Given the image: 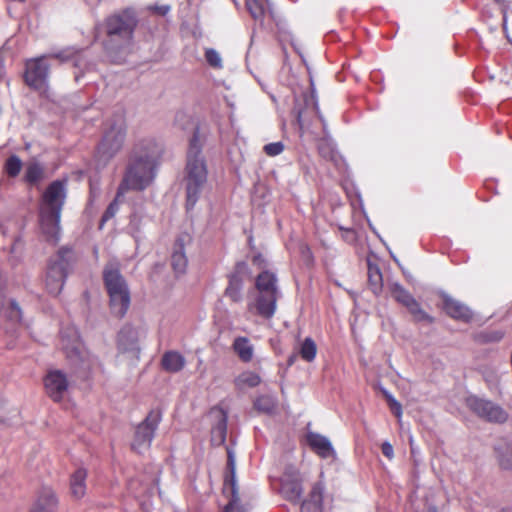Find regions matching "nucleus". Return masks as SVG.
<instances>
[{"label":"nucleus","mask_w":512,"mask_h":512,"mask_svg":"<svg viewBox=\"0 0 512 512\" xmlns=\"http://www.w3.org/2000/svg\"><path fill=\"white\" fill-rule=\"evenodd\" d=\"M409 444H410V447H413V445H414V439H413L412 435H410V437H409Z\"/></svg>","instance_id":"49"},{"label":"nucleus","mask_w":512,"mask_h":512,"mask_svg":"<svg viewBox=\"0 0 512 512\" xmlns=\"http://www.w3.org/2000/svg\"><path fill=\"white\" fill-rule=\"evenodd\" d=\"M383 395L386 396L389 392L387 390H383Z\"/></svg>","instance_id":"51"},{"label":"nucleus","mask_w":512,"mask_h":512,"mask_svg":"<svg viewBox=\"0 0 512 512\" xmlns=\"http://www.w3.org/2000/svg\"><path fill=\"white\" fill-rule=\"evenodd\" d=\"M137 25L136 13L133 9H125L106 19L105 49L115 61H120L127 54Z\"/></svg>","instance_id":"2"},{"label":"nucleus","mask_w":512,"mask_h":512,"mask_svg":"<svg viewBox=\"0 0 512 512\" xmlns=\"http://www.w3.org/2000/svg\"><path fill=\"white\" fill-rule=\"evenodd\" d=\"M279 296L280 290L275 273L262 270L256 276L254 289L248 295V313L263 319H271L275 315Z\"/></svg>","instance_id":"3"},{"label":"nucleus","mask_w":512,"mask_h":512,"mask_svg":"<svg viewBox=\"0 0 512 512\" xmlns=\"http://www.w3.org/2000/svg\"><path fill=\"white\" fill-rule=\"evenodd\" d=\"M260 382V376L253 371L242 372L234 380V384L238 389L253 388L258 386Z\"/></svg>","instance_id":"28"},{"label":"nucleus","mask_w":512,"mask_h":512,"mask_svg":"<svg viewBox=\"0 0 512 512\" xmlns=\"http://www.w3.org/2000/svg\"><path fill=\"white\" fill-rule=\"evenodd\" d=\"M67 197L66 181L50 183L42 194L39 205L40 229L46 240L56 244L61 235V213Z\"/></svg>","instance_id":"1"},{"label":"nucleus","mask_w":512,"mask_h":512,"mask_svg":"<svg viewBox=\"0 0 512 512\" xmlns=\"http://www.w3.org/2000/svg\"><path fill=\"white\" fill-rule=\"evenodd\" d=\"M87 472L84 469H77L70 479V492L76 498H82L86 493Z\"/></svg>","instance_id":"26"},{"label":"nucleus","mask_w":512,"mask_h":512,"mask_svg":"<svg viewBox=\"0 0 512 512\" xmlns=\"http://www.w3.org/2000/svg\"><path fill=\"white\" fill-rule=\"evenodd\" d=\"M281 492L291 502L300 500L302 494L299 471L294 467H287L281 478Z\"/></svg>","instance_id":"14"},{"label":"nucleus","mask_w":512,"mask_h":512,"mask_svg":"<svg viewBox=\"0 0 512 512\" xmlns=\"http://www.w3.org/2000/svg\"><path fill=\"white\" fill-rule=\"evenodd\" d=\"M68 385L66 375L60 370L50 371L44 379L46 392L54 401H60L65 397Z\"/></svg>","instance_id":"15"},{"label":"nucleus","mask_w":512,"mask_h":512,"mask_svg":"<svg viewBox=\"0 0 512 512\" xmlns=\"http://www.w3.org/2000/svg\"><path fill=\"white\" fill-rule=\"evenodd\" d=\"M347 234H351L352 232L350 230H345Z\"/></svg>","instance_id":"52"},{"label":"nucleus","mask_w":512,"mask_h":512,"mask_svg":"<svg viewBox=\"0 0 512 512\" xmlns=\"http://www.w3.org/2000/svg\"><path fill=\"white\" fill-rule=\"evenodd\" d=\"M248 273V266L245 262L237 263L235 271L229 276V284L225 290V295L235 303L243 299V276Z\"/></svg>","instance_id":"16"},{"label":"nucleus","mask_w":512,"mask_h":512,"mask_svg":"<svg viewBox=\"0 0 512 512\" xmlns=\"http://www.w3.org/2000/svg\"><path fill=\"white\" fill-rule=\"evenodd\" d=\"M381 450H382L383 455L385 457H387L388 459L391 460L394 457L393 446L388 441L383 442V444L381 446Z\"/></svg>","instance_id":"43"},{"label":"nucleus","mask_w":512,"mask_h":512,"mask_svg":"<svg viewBox=\"0 0 512 512\" xmlns=\"http://www.w3.org/2000/svg\"><path fill=\"white\" fill-rule=\"evenodd\" d=\"M125 137V118L122 114H117L106 124L102 141L100 142L96 153L97 162L102 166L107 165V163L121 150Z\"/></svg>","instance_id":"5"},{"label":"nucleus","mask_w":512,"mask_h":512,"mask_svg":"<svg viewBox=\"0 0 512 512\" xmlns=\"http://www.w3.org/2000/svg\"><path fill=\"white\" fill-rule=\"evenodd\" d=\"M317 353V346L313 339L306 338L300 347V355L307 362H312Z\"/></svg>","instance_id":"32"},{"label":"nucleus","mask_w":512,"mask_h":512,"mask_svg":"<svg viewBox=\"0 0 512 512\" xmlns=\"http://www.w3.org/2000/svg\"><path fill=\"white\" fill-rule=\"evenodd\" d=\"M48 71L46 57L30 60L26 64L25 82L36 90H42L46 87Z\"/></svg>","instance_id":"12"},{"label":"nucleus","mask_w":512,"mask_h":512,"mask_svg":"<svg viewBox=\"0 0 512 512\" xmlns=\"http://www.w3.org/2000/svg\"><path fill=\"white\" fill-rule=\"evenodd\" d=\"M163 152L162 143L154 137H145L139 139L134 145L131 157L151 160L158 164V160Z\"/></svg>","instance_id":"13"},{"label":"nucleus","mask_w":512,"mask_h":512,"mask_svg":"<svg viewBox=\"0 0 512 512\" xmlns=\"http://www.w3.org/2000/svg\"><path fill=\"white\" fill-rule=\"evenodd\" d=\"M5 414L2 411V408L0 407V427L5 423Z\"/></svg>","instance_id":"47"},{"label":"nucleus","mask_w":512,"mask_h":512,"mask_svg":"<svg viewBox=\"0 0 512 512\" xmlns=\"http://www.w3.org/2000/svg\"><path fill=\"white\" fill-rule=\"evenodd\" d=\"M233 349L241 361L250 362L254 355V347L246 337H237L233 342Z\"/></svg>","instance_id":"27"},{"label":"nucleus","mask_w":512,"mask_h":512,"mask_svg":"<svg viewBox=\"0 0 512 512\" xmlns=\"http://www.w3.org/2000/svg\"><path fill=\"white\" fill-rule=\"evenodd\" d=\"M139 333L138 330L131 325H125L120 330L117 338V346L120 352L133 353L139 352L138 347Z\"/></svg>","instance_id":"21"},{"label":"nucleus","mask_w":512,"mask_h":512,"mask_svg":"<svg viewBox=\"0 0 512 512\" xmlns=\"http://www.w3.org/2000/svg\"><path fill=\"white\" fill-rule=\"evenodd\" d=\"M191 241L192 238L187 233L179 235L175 241L171 256V265L175 273L178 275L186 272L188 259L185 253V247L190 245Z\"/></svg>","instance_id":"17"},{"label":"nucleus","mask_w":512,"mask_h":512,"mask_svg":"<svg viewBox=\"0 0 512 512\" xmlns=\"http://www.w3.org/2000/svg\"><path fill=\"white\" fill-rule=\"evenodd\" d=\"M502 338H503V333L502 332H495L494 335L490 338V340H492V341H499Z\"/></svg>","instance_id":"46"},{"label":"nucleus","mask_w":512,"mask_h":512,"mask_svg":"<svg viewBox=\"0 0 512 512\" xmlns=\"http://www.w3.org/2000/svg\"><path fill=\"white\" fill-rule=\"evenodd\" d=\"M58 498L49 487H44L38 494L30 512H57Z\"/></svg>","instance_id":"22"},{"label":"nucleus","mask_w":512,"mask_h":512,"mask_svg":"<svg viewBox=\"0 0 512 512\" xmlns=\"http://www.w3.org/2000/svg\"><path fill=\"white\" fill-rule=\"evenodd\" d=\"M467 404L474 413L489 422L504 423L508 419V413L500 405L490 400L470 397Z\"/></svg>","instance_id":"11"},{"label":"nucleus","mask_w":512,"mask_h":512,"mask_svg":"<svg viewBox=\"0 0 512 512\" xmlns=\"http://www.w3.org/2000/svg\"><path fill=\"white\" fill-rule=\"evenodd\" d=\"M312 503L304 501L301 506V512H312Z\"/></svg>","instance_id":"45"},{"label":"nucleus","mask_w":512,"mask_h":512,"mask_svg":"<svg viewBox=\"0 0 512 512\" xmlns=\"http://www.w3.org/2000/svg\"><path fill=\"white\" fill-rule=\"evenodd\" d=\"M498 458L502 468L512 469V444H507L499 450Z\"/></svg>","instance_id":"36"},{"label":"nucleus","mask_w":512,"mask_h":512,"mask_svg":"<svg viewBox=\"0 0 512 512\" xmlns=\"http://www.w3.org/2000/svg\"><path fill=\"white\" fill-rule=\"evenodd\" d=\"M157 164L151 160L130 157L124 177L120 183L121 191H141L148 187L156 176Z\"/></svg>","instance_id":"6"},{"label":"nucleus","mask_w":512,"mask_h":512,"mask_svg":"<svg viewBox=\"0 0 512 512\" xmlns=\"http://www.w3.org/2000/svg\"><path fill=\"white\" fill-rule=\"evenodd\" d=\"M72 260V251L62 248L49 262L46 273V288L52 295H58L64 285L67 269Z\"/></svg>","instance_id":"7"},{"label":"nucleus","mask_w":512,"mask_h":512,"mask_svg":"<svg viewBox=\"0 0 512 512\" xmlns=\"http://www.w3.org/2000/svg\"><path fill=\"white\" fill-rule=\"evenodd\" d=\"M207 176V166L201 153V143L196 131L189 142L184 178L188 208H192L198 201L207 183Z\"/></svg>","instance_id":"4"},{"label":"nucleus","mask_w":512,"mask_h":512,"mask_svg":"<svg viewBox=\"0 0 512 512\" xmlns=\"http://www.w3.org/2000/svg\"><path fill=\"white\" fill-rule=\"evenodd\" d=\"M61 337L63 350L70 362L83 370H89L93 359L82 344L78 331L75 328H68L62 332Z\"/></svg>","instance_id":"8"},{"label":"nucleus","mask_w":512,"mask_h":512,"mask_svg":"<svg viewBox=\"0 0 512 512\" xmlns=\"http://www.w3.org/2000/svg\"><path fill=\"white\" fill-rule=\"evenodd\" d=\"M323 490L324 487L321 483H316L312 487V490L309 494V498L306 500L312 503V512H321L322 508V500H323Z\"/></svg>","instance_id":"30"},{"label":"nucleus","mask_w":512,"mask_h":512,"mask_svg":"<svg viewBox=\"0 0 512 512\" xmlns=\"http://www.w3.org/2000/svg\"><path fill=\"white\" fill-rule=\"evenodd\" d=\"M415 451H416V448H414V446H413V447H411V453H412V454H414V453H415Z\"/></svg>","instance_id":"50"},{"label":"nucleus","mask_w":512,"mask_h":512,"mask_svg":"<svg viewBox=\"0 0 512 512\" xmlns=\"http://www.w3.org/2000/svg\"><path fill=\"white\" fill-rule=\"evenodd\" d=\"M264 152L271 157L281 154L284 150V144L281 141L266 144Z\"/></svg>","instance_id":"40"},{"label":"nucleus","mask_w":512,"mask_h":512,"mask_svg":"<svg viewBox=\"0 0 512 512\" xmlns=\"http://www.w3.org/2000/svg\"><path fill=\"white\" fill-rule=\"evenodd\" d=\"M409 312L413 315L416 321H426L428 323H432L434 321L433 317L428 315L414 298L407 306H405Z\"/></svg>","instance_id":"33"},{"label":"nucleus","mask_w":512,"mask_h":512,"mask_svg":"<svg viewBox=\"0 0 512 512\" xmlns=\"http://www.w3.org/2000/svg\"><path fill=\"white\" fill-rule=\"evenodd\" d=\"M369 281L373 291L377 293L382 286V275L378 268L369 267Z\"/></svg>","instance_id":"39"},{"label":"nucleus","mask_w":512,"mask_h":512,"mask_svg":"<svg viewBox=\"0 0 512 512\" xmlns=\"http://www.w3.org/2000/svg\"><path fill=\"white\" fill-rule=\"evenodd\" d=\"M161 421V413L158 410H152L145 420L140 423L135 431L132 449L138 453L146 451L154 438L155 431Z\"/></svg>","instance_id":"9"},{"label":"nucleus","mask_w":512,"mask_h":512,"mask_svg":"<svg viewBox=\"0 0 512 512\" xmlns=\"http://www.w3.org/2000/svg\"><path fill=\"white\" fill-rule=\"evenodd\" d=\"M103 277L108 293L113 292V290L116 293L129 291L127 283L120 274L118 266L115 263L111 262L105 267Z\"/></svg>","instance_id":"20"},{"label":"nucleus","mask_w":512,"mask_h":512,"mask_svg":"<svg viewBox=\"0 0 512 512\" xmlns=\"http://www.w3.org/2000/svg\"><path fill=\"white\" fill-rule=\"evenodd\" d=\"M209 416L215 422L211 430V441L214 445H221L226 439L227 413L222 408L215 407L211 409Z\"/></svg>","instance_id":"19"},{"label":"nucleus","mask_w":512,"mask_h":512,"mask_svg":"<svg viewBox=\"0 0 512 512\" xmlns=\"http://www.w3.org/2000/svg\"><path fill=\"white\" fill-rule=\"evenodd\" d=\"M148 9L161 16H165L169 13L171 7L169 5H154L149 6Z\"/></svg>","instance_id":"41"},{"label":"nucleus","mask_w":512,"mask_h":512,"mask_svg":"<svg viewBox=\"0 0 512 512\" xmlns=\"http://www.w3.org/2000/svg\"><path fill=\"white\" fill-rule=\"evenodd\" d=\"M444 311L453 319L468 322L472 319V311L462 302L452 298L447 293H441Z\"/></svg>","instance_id":"18"},{"label":"nucleus","mask_w":512,"mask_h":512,"mask_svg":"<svg viewBox=\"0 0 512 512\" xmlns=\"http://www.w3.org/2000/svg\"><path fill=\"white\" fill-rule=\"evenodd\" d=\"M391 293L393 298L403 306H407L414 299V297L398 283L392 285Z\"/></svg>","instance_id":"34"},{"label":"nucleus","mask_w":512,"mask_h":512,"mask_svg":"<svg viewBox=\"0 0 512 512\" xmlns=\"http://www.w3.org/2000/svg\"><path fill=\"white\" fill-rule=\"evenodd\" d=\"M253 263L257 265L259 268L266 270V262L265 259L261 255H257L253 258Z\"/></svg>","instance_id":"44"},{"label":"nucleus","mask_w":512,"mask_h":512,"mask_svg":"<svg viewBox=\"0 0 512 512\" xmlns=\"http://www.w3.org/2000/svg\"><path fill=\"white\" fill-rule=\"evenodd\" d=\"M45 177L44 168L38 162H30L25 171V180L29 184H37Z\"/></svg>","instance_id":"29"},{"label":"nucleus","mask_w":512,"mask_h":512,"mask_svg":"<svg viewBox=\"0 0 512 512\" xmlns=\"http://www.w3.org/2000/svg\"><path fill=\"white\" fill-rule=\"evenodd\" d=\"M21 169H22V161L18 156L12 155L6 160L5 165H4V170L8 176H10V177L18 176Z\"/></svg>","instance_id":"35"},{"label":"nucleus","mask_w":512,"mask_h":512,"mask_svg":"<svg viewBox=\"0 0 512 512\" xmlns=\"http://www.w3.org/2000/svg\"><path fill=\"white\" fill-rule=\"evenodd\" d=\"M391 411L395 414V416L400 419L402 416V405L395 399L391 400V402L388 404Z\"/></svg>","instance_id":"42"},{"label":"nucleus","mask_w":512,"mask_h":512,"mask_svg":"<svg viewBox=\"0 0 512 512\" xmlns=\"http://www.w3.org/2000/svg\"><path fill=\"white\" fill-rule=\"evenodd\" d=\"M227 472L224 480V493L230 498L229 503L225 507V512H242L239 507V495L236 482V458L235 453L227 449Z\"/></svg>","instance_id":"10"},{"label":"nucleus","mask_w":512,"mask_h":512,"mask_svg":"<svg viewBox=\"0 0 512 512\" xmlns=\"http://www.w3.org/2000/svg\"><path fill=\"white\" fill-rule=\"evenodd\" d=\"M205 59L212 68L221 69L223 67L221 55L213 48L206 49Z\"/></svg>","instance_id":"38"},{"label":"nucleus","mask_w":512,"mask_h":512,"mask_svg":"<svg viewBox=\"0 0 512 512\" xmlns=\"http://www.w3.org/2000/svg\"><path fill=\"white\" fill-rule=\"evenodd\" d=\"M385 398H386V400H387L388 404L391 402V400H395V398H394L390 393H388V394L385 396Z\"/></svg>","instance_id":"48"},{"label":"nucleus","mask_w":512,"mask_h":512,"mask_svg":"<svg viewBox=\"0 0 512 512\" xmlns=\"http://www.w3.org/2000/svg\"><path fill=\"white\" fill-rule=\"evenodd\" d=\"M307 442L309 446L322 458L331 457L335 453L329 439L318 433H308Z\"/></svg>","instance_id":"23"},{"label":"nucleus","mask_w":512,"mask_h":512,"mask_svg":"<svg viewBox=\"0 0 512 512\" xmlns=\"http://www.w3.org/2000/svg\"><path fill=\"white\" fill-rule=\"evenodd\" d=\"M163 369L170 373L181 371L186 365L185 357L177 351L165 352L161 359Z\"/></svg>","instance_id":"25"},{"label":"nucleus","mask_w":512,"mask_h":512,"mask_svg":"<svg viewBox=\"0 0 512 512\" xmlns=\"http://www.w3.org/2000/svg\"><path fill=\"white\" fill-rule=\"evenodd\" d=\"M108 295L111 313L116 317H123L130 306V291L116 293L113 290Z\"/></svg>","instance_id":"24"},{"label":"nucleus","mask_w":512,"mask_h":512,"mask_svg":"<svg viewBox=\"0 0 512 512\" xmlns=\"http://www.w3.org/2000/svg\"><path fill=\"white\" fill-rule=\"evenodd\" d=\"M126 192L127 191H121V186L119 185L115 199L110 203V205L108 206V208L102 216V223L108 221L109 219L115 216V214L118 212L120 203L123 202L124 195Z\"/></svg>","instance_id":"31"},{"label":"nucleus","mask_w":512,"mask_h":512,"mask_svg":"<svg viewBox=\"0 0 512 512\" xmlns=\"http://www.w3.org/2000/svg\"><path fill=\"white\" fill-rule=\"evenodd\" d=\"M254 405L258 411L270 413L275 408V401L270 396H261L256 399Z\"/></svg>","instance_id":"37"}]
</instances>
